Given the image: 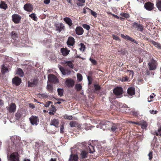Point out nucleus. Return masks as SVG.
I'll use <instances>...</instances> for the list:
<instances>
[{
  "instance_id": "62",
  "label": "nucleus",
  "mask_w": 161,
  "mask_h": 161,
  "mask_svg": "<svg viewBox=\"0 0 161 161\" xmlns=\"http://www.w3.org/2000/svg\"><path fill=\"white\" fill-rule=\"evenodd\" d=\"M50 0H44V3L46 4H48L50 3Z\"/></svg>"
},
{
  "instance_id": "44",
  "label": "nucleus",
  "mask_w": 161,
  "mask_h": 161,
  "mask_svg": "<svg viewBox=\"0 0 161 161\" xmlns=\"http://www.w3.org/2000/svg\"><path fill=\"white\" fill-rule=\"evenodd\" d=\"M59 68L60 70L63 75H65L66 74V70H65L63 67H59Z\"/></svg>"
},
{
  "instance_id": "27",
  "label": "nucleus",
  "mask_w": 161,
  "mask_h": 161,
  "mask_svg": "<svg viewBox=\"0 0 161 161\" xmlns=\"http://www.w3.org/2000/svg\"><path fill=\"white\" fill-rule=\"evenodd\" d=\"M158 127V130L157 131H155L154 132L153 135L159 137H161V125H160Z\"/></svg>"
},
{
  "instance_id": "17",
  "label": "nucleus",
  "mask_w": 161,
  "mask_h": 161,
  "mask_svg": "<svg viewBox=\"0 0 161 161\" xmlns=\"http://www.w3.org/2000/svg\"><path fill=\"white\" fill-rule=\"evenodd\" d=\"M74 38L72 36H69L67 42V44L68 46H73L75 43Z\"/></svg>"
},
{
  "instance_id": "1",
  "label": "nucleus",
  "mask_w": 161,
  "mask_h": 161,
  "mask_svg": "<svg viewBox=\"0 0 161 161\" xmlns=\"http://www.w3.org/2000/svg\"><path fill=\"white\" fill-rule=\"evenodd\" d=\"M104 123L105 125H110L111 126L110 131L114 133L115 134H118L119 131H120L122 129L121 127H119V125L118 123H111L108 121H105Z\"/></svg>"
},
{
  "instance_id": "12",
  "label": "nucleus",
  "mask_w": 161,
  "mask_h": 161,
  "mask_svg": "<svg viewBox=\"0 0 161 161\" xmlns=\"http://www.w3.org/2000/svg\"><path fill=\"white\" fill-rule=\"evenodd\" d=\"M65 84L68 88L72 87L75 84V81L72 79H67L65 81Z\"/></svg>"
},
{
  "instance_id": "9",
  "label": "nucleus",
  "mask_w": 161,
  "mask_h": 161,
  "mask_svg": "<svg viewBox=\"0 0 161 161\" xmlns=\"http://www.w3.org/2000/svg\"><path fill=\"white\" fill-rule=\"evenodd\" d=\"M38 83V80L37 78H34L30 80L28 82V87H32L35 86Z\"/></svg>"
},
{
  "instance_id": "13",
  "label": "nucleus",
  "mask_w": 161,
  "mask_h": 161,
  "mask_svg": "<svg viewBox=\"0 0 161 161\" xmlns=\"http://www.w3.org/2000/svg\"><path fill=\"white\" fill-rule=\"evenodd\" d=\"M55 30L56 31L60 32L62 30L64 29V26L62 23H57L55 24Z\"/></svg>"
},
{
  "instance_id": "51",
  "label": "nucleus",
  "mask_w": 161,
  "mask_h": 161,
  "mask_svg": "<svg viewBox=\"0 0 161 161\" xmlns=\"http://www.w3.org/2000/svg\"><path fill=\"white\" fill-rule=\"evenodd\" d=\"M149 157V160H151L153 158V152L152 151H150L148 154Z\"/></svg>"
},
{
  "instance_id": "64",
  "label": "nucleus",
  "mask_w": 161,
  "mask_h": 161,
  "mask_svg": "<svg viewBox=\"0 0 161 161\" xmlns=\"http://www.w3.org/2000/svg\"><path fill=\"white\" fill-rule=\"evenodd\" d=\"M29 106L32 108H35V105H34L33 103H30L29 104Z\"/></svg>"
},
{
  "instance_id": "15",
  "label": "nucleus",
  "mask_w": 161,
  "mask_h": 161,
  "mask_svg": "<svg viewBox=\"0 0 161 161\" xmlns=\"http://www.w3.org/2000/svg\"><path fill=\"white\" fill-rule=\"evenodd\" d=\"M88 153V151L85 150H81L80 154V160L83 159L87 158Z\"/></svg>"
},
{
  "instance_id": "16",
  "label": "nucleus",
  "mask_w": 161,
  "mask_h": 161,
  "mask_svg": "<svg viewBox=\"0 0 161 161\" xmlns=\"http://www.w3.org/2000/svg\"><path fill=\"white\" fill-rule=\"evenodd\" d=\"M21 82V79L17 76H15L12 79V83L16 86L19 85Z\"/></svg>"
},
{
  "instance_id": "35",
  "label": "nucleus",
  "mask_w": 161,
  "mask_h": 161,
  "mask_svg": "<svg viewBox=\"0 0 161 161\" xmlns=\"http://www.w3.org/2000/svg\"><path fill=\"white\" fill-rule=\"evenodd\" d=\"M57 91L58 95L60 97H62L63 96L64 91L63 89L58 88L57 89Z\"/></svg>"
},
{
  "instance_id": "63",
  "label": "nucleus",
  "mask_w": 161,
  "mask_h": 161,
  "mask_svg": "<svg viewBox=\"0 0 161 161\" xmlns=\"http://www.w3.org/2000/svg\"><path fill=\"white\" fill-rule=\"evenodd\" d=\"M87 77V79L88 80V81H90V82L92 81V79L91 77L88 76Z\"/></svg>"
},
{
  "instance_id": "40",
  "label": "nucleus",
  "mask_w": 161,
  "mask_h": 161,
  "mask_svg": "<svg viewBox=\"0 0 161 161\" xmlns=\"http://www.w3.org/2000/svg\"><path fill=\"white\" fill-rule=\"evenodd\" d=\"M140 125L141 126V128L142 129H146L147 126V124L145 121H144L142 123L140 124Z\"/></svg>"
},
{
  "instance_id": "34",
  "label": "nucleus",
  "mask_w": 161,
  "mask_h": 161,
  "mask_svg": "<svg viewBox=\"0 0 161 161\" xmlns=\"http://www.w3.org/2000/svg\"><path fill=\"white\" fill-rule=\"evenodd\" d=\"M86 8L88 10V12L90 13H91V14L94 16V17H96L97 16V13L94 11H92V10L89 8L87 7Z\"/></svg>"
},
{
  "instance_id": "24",
  "label": "nucleus",
  "mask_w": 161,
  "mask_h": 161,
  "mask_svg": "<svg viewBox=\"0 0 161 161\" xmlns=\"http://www.w3.org/2000/svg\"><path fill=\"white\" fill-rule=\"evenodd\" d=\"M64 20L69 26H71L73 25L72 20L69 17H66L64 18Z\"/></svg>"
},
{
  "instance_id": "42",
  "label": "nucleus",
  "mask_w": 161,
  "mask_h": 161,
  "mask_svg": "<svg viewBox=\"0 0 161 161\" xmlns=\"http://www.w3.org/2000/svg\"><path fill=\"white\" fill-rule=\"evenodd\" d=\"M77 79L79 81H81L82 80V76L80 73H78L77 75Z\"/></svg>"
},
{
  "instance_id": "30",
  "label": "nucleus",
  "mask_w": 161,
  "mask_h": 161,
  "mask_svg": "<svg viewBox=\"0 0 161 161\" xmlns=\"http://www.w3.org/2000/svg\"><path fill=\"white\" fill-rule=\"evenodd\" d=\"M8 71V68L5 66L4 64L2 65L1 72L2 74H4Z\"/></svg>"
},
{
  "instance_id": "45",
  "label": "nucleus",
  "mask_w": 161,
  "mask_h": 161,
  "mask_svg": "<svg viewBox=\"0 0 161 161\" xmlns=\"http://www.w3.org/2000/svg\"><path fill=\"white\" fill-rule=\"evenodd\" d=\"M121 16L123 17L126 18H128L130 17V15L128 13H121L120 14Z\"/></svg>"
},
{
  "instance_id": "41",
  "label": "nucleus",
  "mask_w": 161,
  "mask_h": 161,
  "mask_svg": "<svg viewBox=\"0 0 161 161\" xmlns=\"http://www.w3.org/2000/svg\"><path fill=\"white\" fill-rule=\"evenodd\" d=\"M21 117V114L18 112H17L15 116V119L16 120H19Z\"/></svg>"
},
{
  "instance_id": "21",
  "label": "nucleus",
  "mask_w": 161,
  "mask_h": 161,
  "mask_svg": "<svg viewBox=\"0 0 161 161\" xmlns=\"http://www.w3.org/2000/svg\"><path fill=\"white\" fill-rule=\"evenodd\" d=\"M76 33L78 35H81L83 34L84 31L82 27L80 26H78L75 29Z\"/></svg>"
},
{
  "instance_id": "61",
  "label": "nucleus",
  "mask_w": 161,
  "mask_h": 161,
  "mask_svg": "<svg viewBox=\"0 0 161 161\" xmlns=\"http://www.w3.org/2000/svg\"><path fill=\"white\" fill-rule=\"evenodd\" d=\"M128 78L127 77L125 76L122 78L123 81H126L128 80Z\"/></svg>"
},
{
  "instance_id": "11",
  "label": "nucleus",
  "mask_w": 161,
  "mask_h": 161,
  "mask_svg": "<svg viewBox=\"0 0 161 161\" xmlns=\"http://www.w3.org/2000/svg\"><path fill=\"white\" fill-rule=\"evenodd\" d=\"M24 8L27 11L31 12L33 9V6L30 3H27L24 5Z\"/></svg>"
},
{
  "instance_id": "58",
  "label": "nucleus",
  "mask_w": 161,
  "mask_h": 161,
  "mask_svg": "<svg viewBox=\"0 0 161 161\" xmlns=\"http://www.w3.org/2000/svg\"><path fill=\"white\" fill-rule=\"evenodd\" d=\"M150 112L151 114H156L157 113L158 111L156 110L154 111V110H150Z\"/></svg>"
},
{
  "instance_id": "18",
  "label": "nucleus",
  "mask_w": 161,
  "mask_h": 161,
  "mask_svg": "<svg viewBox=\"0 0 161 161\" xmlns=\"http://www.w3.org/2000/svg\"><path fill=\"white\" fill-rule=\"evenodd\" d=\"M60 52L63 56L65 57L69 54L70 51L68 50V48L66 47H63L60 49Z\"/></svg>"
},
{
  "instance_id": "39",
  "label": "nucleus",
  "mask_w": 161,
  "mask_h": 161,
  "mask_svg": "<svg viewBox=\"0 0 161 161\" xmlns=\"http://www.w3.org/2000/svg\"><path fill=\"white\" fill-rule=\"evenodd\" d=\"M156 6L158 10L161 11V0H158L157 2Z\"/></svg>"
},
{
  "instance_id": "5",
  "label": "nucleus",
  "mask_w": 161,
  "mask_h": 161,
  "mask_svg": "<svg viewBox=\"0 0 161 161\" xmlns=\"http://www.w3.org/2000/svg\"><path fill=\"white\" fill-rule=\"evenodd\" d=\"M9 160L10 161H19L18 153L17 152L12 153L10 156Z\"/></svg>"
},
{
  "instance_id": "57",
  "label": "nucleus",
  "mask_w": 161,
  "mask_h": 161,
  "mask_svg": "<svg viewBox=\"0 0 161 161\" xmlns=\"http://www.w3.org/2000/svg\"><path fill=\"white\" fill-rule=\"evenodd\" d=\"M52 102L51 101H48L47 102L46 104L45 105V106L46 107H49V105H50V103H52Z\"/></svg>"
},
{
  "instance_id": "26",
  "label": "nucleus",
  "mask_w": 161,
  "mask_h": 161,
  "mask_svg": "<svg viewBox=\"0 0 161 161\" xmlns=\"http://www.w3.org/2000/svg\"><path fill=\"white\" fill-rule=\"evenodd\" d=\"M64 64H66V66H68L71 69H73L74 68V65L71 61L64 60Z\"/></svg>"
},
{
  "instance_id": "8",
  "label": "nucleus",
  "mask_w": 161,
  "mask_h": 161,
  "mask_svg": "<svg viewBox=\"0 0 161 161\" xmlns=\"http://www.w3.org/2000/svg\"><path fill=\"white\" fill-rule=\"evenodd\" d=\"M123 88L121 87H117L113 90L114 93L116 95L119 96L123 93Z\"/></svg>"
},
{
  "instance_id": "33",
  "label": "nucleus",
  "mask_w": 161,
  "mask_h": 161,
  "mask_svg": "<svg viewBox=\"0 0 161 161\" xmlns=\"http://www.w3.org/2000/svg\"><path fill=\"white\" fill-rule=\"evenodd\" d=\"M151 42L156 47H157L158 49H161V45L160 43L154 41H152Z\"/></svg>"
},
{
  "instance_id": "37",
  "label": "nucleus",
  "mask_w": 161,
  "mask_h": 161,
  "mask_svg": "<svg viewBox=\"0 0 161 161\" xmlns=\"http://www.w3.org/2000/svg\"><path fill=\"white\" fill-rule=\"evenodd\" d=\"M88 149L89 150V153H93L95 151L94 147L91 144L89 145Z\"/></svg>"
},
{
  "instance_id": "43",
  "label": "nucleus",
  "mask_w": 161,
  "mask_h": 161,
  "mask_svg": "<svg viewBox=\"0 0 161 161\" xmlns=\"http://www.w3.org/2000/svg\"><path fill=\"white\" fill-rule=\"evenodd\" d=\"M29 16L33 20L36 21L37 17L36 16V14L34 13L32 14L29 15Z\"/></svg>"
},
{
  "instance_id": "53",
  "label": "nucleus",
  "mask_w": 161,
  "mask_h": 161,
  "mask_svg": "<svg viewBox=\"0 0 161 161\" xmlns=\"http://www.w3.org/2000/svg\"><path fill=\"white\" fill-rule=\"evenodd\" d=\"M64 118L65 119L71 120L72 119V117L71 116L69 115H65L64 116Z\"/></svg>"
},
{
  "instance_id": "3",
  "label": "nucleus",
  "mask_w": 161,
  "mask_h": 161,
  "mask_svg": "<svg viewBox=\"0 0 161 161\" xmlns=\"http://www.w3.org/2000/svg\"><path fill=\"white\" fill-rule=\"evenodd\" d=\"M29 120L31 124L34 125H37L39 122L38 117L34 115H32L30 118Z\"/></svg>"
},
{
  "instance_id": "20",
  "label": "nucleus",
  "mask_w": 161,
  "mask_h": 161,
  "mask_svg": "<svg viewBox=\"0 0 161 161\" xmlns=\"http://www.w3.org/2000/svg\"><path fill=\"white\" fill-rule=\"evenodd\" d=\"M78 156L77 154H71L70 155L69 161H78Z\"/></svg>"
},
{
  "instance_id": "32",
  "label": "nucleus",
  "mask_w": 161,
  "mask_h": 161,
  "mask_svg": "<svg viewBox=\"0 0 161 161\" xmlns=\"http://www.w3.org/2000/svg\"><path fill=\"white\" fill-rule=\"evenodd\" d=\"M17 74L19 75L20 77H23L24 75V72L22 69L20 68H18L17 71Z\"/></svg>"
},
{
  "instance_id": "47",
  "label": "nucleus",
  "mask_w": 161,
  "mask_h": 161,
  "mask_svg": "<svg viewBox=\"0 0 161 161\" xmlns=\"http://www.w3.org/2000/svg\"><path fill=\"white\" fill-rule=\"evenodd\" d=\"M94 86L95 88V90L96 91L99 90L101 89V87L98 84H95Z\"/></svg>"
},
{
  "instance_id": "49",
  "label": "nucleus",
  "mask_w": 161,
  "mask_h": 161,
  "mask_svg": "<svg viewBox=\"0 0 161 161\" xmlns=\"http://www.w3.org/2000/svg\"><path fill=\"white\" fill-rule=\"evenodd\" d=\"M69 125L71 127H73L76 126V124L75 122L71 121L69 123Z\"/></svg>"
},
{
  "instance_id": "7",
  "label": "nucleus",
  "mask_w": 161,
  "mask_h": 161,
  "mask_svg": "<svg viewBox=\"0 0 161 161\" xmlns=\"http://www.w3.org/2000/svg\"><path fill=\"white\" fill-rule=\"evenodd\" d=\"M12 20L15 24H19L20 22L21 17L17 14H14L12 16Z\"/></svg>"
},
{
  "instance_id": "59",
  "label": "nucleus",
  "mask_w": 161,
  "mask_h": 161,
  "mask_svg": "<svg viewBox=\"0 0 161 161\" xmlns=\"http://www.w3.org/2000/svg\"><path fill=\"white\" fill-rule=\"evenodd\" d=\"M40 95L41 96V97L43 98H46L48 96L47 95L44 94H40Z\"/></svg>"
},
{
  "instance_id": "2",
  "label": "nucleus",
  "mask_w": 161,
  "mask_h": 161,
  "mask_svg": "<svg viewBox=\"0 0 161 161\" xmlns=\"http://www.w3.org/2000/svg\"><path fill=\"white\" fill-rule=\"evenodd\" d=\"M157 64V61L152 58L148 63L149 70H155L156 69Z\"/></svg>"
},
{
  "instance_id": "48",
  "label": "nucleus",
  "mask_w": 161,
  "mask_h": 161,
  "mask_svg": "<svg viewBox=\"0 0 161 161\" xmlns=\"http://www.w3.org/2000/svg\"><path fill=\"white\" fill-rule=\"evenodd\" d=\"M64 127L63 125L60 126V132L61 133H63L64 131Z\"/></svg>"
},
{
  "instance_id": "52",
  "label": "nucleus",
  "mask_w": 161,
  "mask_h": 161,
  "mask_svg": "<svg viewBox=\"0 0 161 161\" xmlns=\"http://www.w3.org/2000/svg\"><path fill=\"white\" fill-rule=\"evenodd\" d=\"M90 60L91 61L92 63L94 65H96L97 64V62L96 61L92 58H90Z\"/></svg>"
},
{
  "instance_id": "25",
  "label": "nucleus",
  "mask_w": 161,
  "mask_h": 161,
  "mask_svg": "<svg viewBox=\"0 0 161 161\" xmlns=\"http://www.w3.org/2000/svg\"><path fill=\"white\" fill-rule=\"evenodd\" d=\"M13 143L17 147V145L20 146L21 142H20V139L16 136L14 138V139L12 141Z\"/></svg>"
},
{
  "instance_id": "56",
  "label": "nucleus",
  "mask_w": 161,
  "mask_h": 161,
  "mask_svg": "<svg viewBox=\"0 0 161 161\" xmlns=\"http://www.w3.org/2000/svg\"><path fill=\"white\" fill-rule=\"evenodd\" d=\"M76 4L78 6L82 7L84 5V3L80 2L77 3Z\"/></svg>"
},
{
  "instance_id": "10",
  "label": "nucleus",
  "mask_w": 161,
  "mask_h": 161,
  "mask_svg": "<svg viewBox=\"0 0 161 161\" xmlns=\"http://www.w3.org/2000/svg\"><path fill=\"white\" fill-rule=\"evenodd\" d=\"M144 7L146 10L151 11L153 9L154 4L150 2H148L145 3Z\"/></svg>"
},
{
  "instance_id": "36",
  "label": "nucleus",
  "mask_w": 161,
  "mask_h": 161,
  "mask_svg": "<svg viewBox=\"0 0 161 161\" xmlns=\"http://www.w3.org/2000/svg\"><path fill=\"white\" fill-rule=\"evenodd\" d=\"M75 88L77 91H79L82 89V86L80 84H77L75 85Z\"/></svg>"
},
{
  "instance_id": "28",
  "label": "nucleus",
  "mask_w": 161,
  "mask_h": 161,
  "mask_svg": "<svg viewBox=\"0 0 161 161\" xmlns=\"http://www.w3.org/2000/svg\"><path fill=\"white\" fill-rule=\"evenodd\" d=\"M0 8L6 10L8 8L7 4L4 1H1L0 4Z\"/></svg>"
},
{
  "instance_id": "29",
  "label": "nucleus",
  "mask_w": 161,
  "mask_h": 161,
  "mask_svg": "<svg viewBox=\"0 0 161 161\" xmlns=\"http://www.w3.org/2000/svg\"><path fill=\"white\" fill-rule=\"evenodd\" d=\"M18 34L15 31H13L11 33V38L13 40H15L18 37Z\"/></svg>"
},
{
  "instance_id": "14",
  "label": "nucleus",
  "mask_w": 161,
  "mask_h": 161,
  "mask_svg": "<svg viewBox=\"0 0 161 161\" xmlns=\"http://www.w3.org/2000/svg\"><path fill=\"white\" fill-rule=\"evenodd\" d=\"M16 106L14 103H12L9 106L8 110L9 113L15 112L16 110Z\"/></svg>"
},
{
  "instance_id": "46",
  "label": "nucleus",
  "mask_w": 161,
  "mask_h": 161,
  "mask_svg": "<svg viewBox=\"0 0 161 161\" xmlns=\"http://www.w3.org/2000/svg\"><path fill=\"white\" fill-rule=\"evenodd\" d=\"M82 26L84 28L88 31H89L90 29V25L87 24H84L82 25Z\"/></svg>"
},
{
  "instance_id": "31",
  "label": "nucleus",
  "mask_w": 161,
  "mask_h": 161,
  "mask_svg": "<svg viewBox=\"0 0 161 161\" xmlns=\"http://www.w3.org/2000/svg\"><path fill=\"white\" fill-rule=\"evenodd\" d=\"M47 90L50 93H53V87L52 84H48L47 87Z\"/></svg>"
},
{
  "instance_id": "55",
  "label": "nucleus",
  "mask_w": 161,
  "mask_h": 161,
  "mask_svg": "<svg viewBox=\"0 0 161 161\" xmlns=\"http://www.w3.org/2000/svg\"><path fill=\"white\" fill-rule=\"evenodd\" d=\"M52 109L50 110L51 111H52L53 112H56V109L55 107V106L53 105H51Z\"/></svg>"
},
{
  "instance_id": "54",
  "label": "nucleus",
  "mask_w": 161,
  "mask_h": 161,
  "mask_svg": "<svg viewBox=\"0 0 161 161\" xmlns=\"http://www.w3.org/2000/svg\"><path fill=\"white\" fill-rule=\"evenodd\" d=\"M112 36L114 39L116 40H120L119 38V37L117 36H115L113 34L112 35Z\"/></svg>"
},
{
  "instance_id": "4",
  "label": "nucleus",
  "mask_w": 161,
  "mask_h": 161,
  "mask_svg": "<svg viewBox=\"0 0 161 161\" xmlns=\"http://www.w3.org/2000/svg\"><path fill=\"white\" fill-rule=\"evenodd\" d=\"M131 25L133 28L141 32H142L144 30V26L141 24L134 22L132 23Z\"/></svg>"
},
{
  "instance_id": "23",
  "label": "nucleus",
  "mask_w": 161,
  "mask_h": 161,
  "mask_svg": "<svg viewBox=\"0 0 161 161\" xmlns=\"http://www.w3.org/2000/svg\"><path fill=\"white\" fill-rule=\"evenodd\" d=\"M59 123V120L54 119L51 120L50 125H53L56 127H58Z\"/></svg>"
},
{
  "instance_id": "38",
  "label": "nucleus",
  "mask_w": 161,
  "mask_h": 161,
  "mask_svg": "<svg viewBox=\"0 0 161 161\" xmlns=\"http://www.w3.org/2000/svg\"><path fill=\"white\" fill-rule=\"evenodd\" d=\"M79 46L80 47V51L83 52L85 51L86 47L85 45L83 43H81L79 44Z\"/></svg>"
},
{
  "instance_id": "19",
  "label": "nucleus",
  "mask_w": 161,
  "mask_h": 161,
  "mask_svg": "<svg viewBox=\"0 0 161 161\" xmlns=\"http://www.w3.org/2000/svg\"><path fill=\"white\" fill-rule=\"evenodd\" d=\"M121 36L123 38L125 39H127V40H129L132 42H134V43L136 44H138V42L136 41L134 39L131 38L130 36L126 35L125 36L123 34H122L121 35Z\"/></svg>"
},
{
  "instance_id": "60",
  "label": "nucleus",
  "mask_w": 161,
  "mask_h": 161,
  "mask_svg": "<svg viewBox=\"0 0 161 161\" xmlns=\"http://www.w3.org/2000/svg\"><path fill=\"white\" fill-rule=\"evenodd\" d=\"M131 113L133 115L135 116H137L138 114L137 112L135 111H132Z\"/></svg>"
},
{
  "instance_id": "50",
  "label": "nucleus",
  "mask_w": 161,
  "mask_h": 161,
  "mask_svg": "<svg viewBox=\"0 0 161 161\" xmlns=\"http://www.w3.org/2000/svg\"><path fill=\"white\" fill-rule=\"evenodd\" d=\"M127 72L129 73L130 76H131L132 77H133L134 74L133 71L132 70H127Z\"/></svg>"
},
{
  "instance_id": "6",
  "label": "nucleus",
  "mask_w": 161,
  "mask_h": 161,
  "mask_svg": "<svg viewBox=\"0 0 161 161\" xmlns=\"http://www.w3.org/2000/svg\"><path fill=\"white\" fill-rule=\"evenodd\" d=\"M48 81L50 83H56L58 82V79L53 74H50L48 76Z\"/></svg>"
},
{
  "instance_id": "22",
  "label": "nucleus",
  "mask_w": 161,
  "mask_h": 161,
  "mask_svg": "<svg viewBox=\"0 0 161 161\" xmlns=\"http://www.w3.org/2000/svg\"><path fill=\"white\" fill-rule=\"evenodd\" d=\"M128 94L130 96H132L135 94V88L133 87H130L128 88L127 90Z\"/></svg>"
}]
</instances>
